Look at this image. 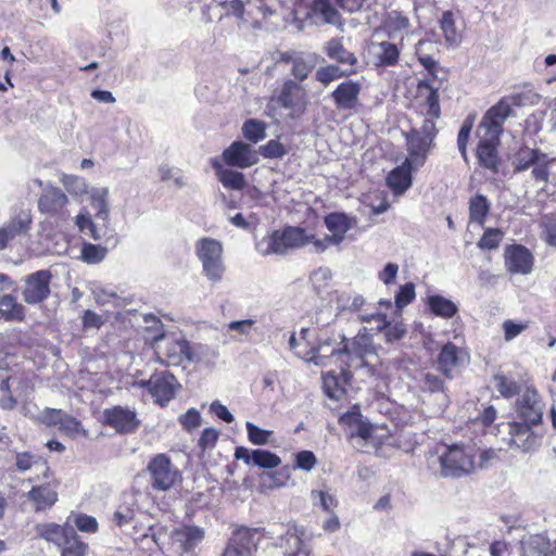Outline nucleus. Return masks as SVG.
<instances>
[{"mask_svg":"<svg viewBox=\"0 0 556 556\" xmlns=\"http://www.w3.org/2000/svg\"><path fill=\"white\" fill-rule=\"evenodd\" d=\"M75 225L80 232L90 236L93 240L99 241L102 239V235L85 208L75 217Z\"/></svg>","mask_w":556,"mask_h":556,"instance_id":"09e8293b","label":"nucleus"},{"mask_svg":"<svg viewBox=\"0 0 556 556\" xmlns=\"http://www.w3.org/2000/svg\"><path fill=\"white\" fill-rule=\"evenodd\" d=\"M72 525L66 521L64 525H58L54 522L39 523L35 527L37 536L43 539L49 543H53L58 548L61 543H64L66 534L70 531Z\"/></svg>","mask_w":556,"mask_h":556,"instance_id":"c85d7f7f","label":"nucleus"},{"mask_svg":"<svg viewBox=\"0 0 556 556\" xmlns=\"http://www.w3.org/2000/svg\"><path fill=\"white\" fill-rule=\"evenodd\" d=\"M362 86L354 80H345L341 83L331 93L337 109L353 110L358 104V97Z\"/></svg>","mask_w":556,"mask_h":556,"instance_id":"4be33fe9","label":"nucleus"},{"mask_svg":"<svg viewBox=\"0 0 556 556\" xmlns=\"http://www.w3.org/2000/svg\"><path fill=\"white\" fill-rule=\"evenodd\" d=\"M151 488L155 491H168L182 480L181 471L164 453L153 456L147 466Z\"/></svg>","mask_w":556,"mask_h":556,"instance_id":"6e6552de","label":"nucleus"},{"mask_svg":"<svg viewBox=\"0 0 556 556\" xmlns=\"http://www.w3.org/2000/svg\"><path fill=\"white\" fill-rule=\"evenodd\" d=\"M428 305L435 316L446 319L452 318L458 312L457 305L442 295H430Z\"/></svg>","mask_w":556,"mask_h":556,"instance_id":"f704fd0d","label":"nucleus"},{"mask_svg":"<svg viewBox=\"0 0 556 556\" xmlns=\"http://www.w3.org/2000/svg\"><path fill=\"white\" fill-rule=\"evenodd\" d=\"M466 356L467 354L462 349L448 342L442 348L438 356L439 368L446 378H451L452 370L460 365Z\"/></svg>","mask_w":556,"mask_h":556,"instance_id":"bb28decb","label":"nucleus"},{"mask_svg":"<svg viewBox=\"0 0 556 556\" xmlns=\"http://www.w3.org/2000/svg\"><path fill=\"white\" fill-rule=\"evenodd\" d=\"M505 264L511 274L528 275L533 268V256L522 245H511L505 252Z\"/></svg>","mask_w":556,"mask_h":556,"instance_id":"aec40b11","label":"nucleus"},{"mask_svg":"<svg viewBox=\"0 0 556 556\" xmlns=\"http://www.w3.org/2000/svg\"><path fill=\"white\" fill-rule=\"evenodd\" d=\"M316 463H317V460H316V457H315L313 452H311V451H302V452H299L295 455V465H294V467L296 469H302V470H305V471H311L315 467Z\"/></svg>","mask_w":556,"mask_h":556,"instance_id":"0e129e2a","label":"nucleus"},{"mask_svg":"<svg viewBox=\"0 0 556 556\" xmlns=\"http://www.w3.org/2000/svg\"><path fill=\"white\" fill-rule=\"evenodd\" d=\"M142 386H147L152 397L161 406L167 404L175 395L177 380L175 376L168 371H161L152 375L149 380L142 381Z\"/></svg>","mask_w":556,"mask_h":556,"instance_id":"4468645a","label":"nucleus"},{"mask_svg":"<svg viewBox=\"0 0 556 556\" xmlns=\"http://www.w3.org/2000/svg\"><path fill=\"white\" fill-rule=\"evenodd\" d=\"M179 422L187 431H191L201 425V415L195 408H190L179 417Z\"/></svg>","mask_w":556,"mask_h":556,"instance_id":"69168bd1","label":"nucleus"},{"mask_svg":"<svg viewBox=\"0 0 556 556\" xmlns=\"http://www.w3.org/2000/svg\"><path fill=\"white\" fill-rule=\"evenodd\" d=\"M406 140L408 150V157L406 160H410L415 168H418L424 164L427 153L432 146V140L416 129L407 134Z\"/></svg>","mask_w":556,"mask_h":556,"instance_id":"b1692460","label":"nucleus"},{"mask_svg":"<svg viewBox=\"0 0 556 556\" xmlns=\"http://www.w3.org/2000/svg\"><path fill=\"white\" fill-rule=\"evenodd\" d=\"M243 552V535L240 531L233 533L230 539L223 556H242Z\"/></svg>","mask_w":556,"mask_h":556,"instance_id":"774afa93","label":"nucleus"},{"mask_svg":"<svg viewBox=\"0 0 556 556\" xmlns=\"http://www.w3.org/2000/svg\"><path fill=\"white\" fill-rule=\"evenodd\" d=\"M16 469L21 472H24L30 469L33 466H38L43 468V477H49V467L46 463H42L40 458L31 455L28 452L17 453L15 460Z\"/></svg>","mask_w":556,"mask_h":556,"instance_id":"3c124183","label":"nucleus"},{"mask_svg":"<svg viewBox=\"0 0 556 556\" xmlns=\"http://www.w3.org/2000/svg\"><path fill=\"white\" fill-rule=\"evenodd\" d=\"M325 51L330 59L338 63L349 65H355L357 63V58L354 53L348 51L339 39L333 38L329 40L325 46Z\"/></svg>","mask_w":556,"mask_h":556,"instance_id":"72a5a7b5","label":"nucleus"},{"mask_svg":"<svg viewBox=\"0 0 556 556\" xmlns=\"http://www.w3.org/2000/svg\"><path fill=\"white\" fill-rule=\"evenodd\" d=\"M195 249L205 276L213 282L220 280L225 269L220 242L212 238H203L197 242Z\"/></svg>","mask_w":556,"mask_h":556,"instance_id":"9d476101","label":"nucleus"},{"mask_svg":"<svg viewBox=\"0 0 556 556\" xmlns=\"http://www.w3.org/2000/svg\"><path fill=\"white\" fill-rule=\"evenodd\" d=\"M30 222L31 219L29 215H17L13 219H11L5 226H3L1 230L5 235L7 240L10 242L15 237L26 233L29 229Z\"/></svg>","mask_w":556,"mask_h":556,"instance_id":"58836bf2","label":"nucleus"},{"mask_svg":"<svg viewBox=\"0 0 556 556\" xmlns=\"http://www.w3.org/2000/svg\"><path fill=\"white\" fill-rule=\"evenodd\" d=\"M440 24L446 42H448L450 45L459 43L460 34L456 29L452 12H444L441 17Z\"/></svg>","mask_w":556,"mask_h":556,"instance_id":"603ef678","label":"nucleus"},{"mask_svg":"<svg viewBox=\"0 0 556 556\" xmlns=\"http://www.w3.org/2000/svg\"><path fill=\"white\" fill-rule=\"evenodd\" d=\"M324 223L330 235H325L314 241V253H324L329 247L340 245L346 232L353 227V219L344 213H330L325 216Z\"/></svg>","mask_w":556,"mask_h":556,"instance_id":"1a4fd4ad","label":"nucleus"},{"mask_svg":"<svg viewBox=\"0 0 556 556\" xmlns=\"http://www.w3.org/2000/svg\"><path fill=\"white\" fill-rule=\"evenodd\" d=\"M529 96L527 93H515L502 98L483 115L478 126L479 135L488 136L491 140L500 139L503 132V125L513 115L514 108L526 105Z\"/></svg>","mask_w":556,"mask_h":556,"instance_id":"423d86ee","label":"nucleus"},{"mask_svg":"<svg viewBox=\"0 0 556 556\" xmlns=\"http://www.w3.org/2000/svg\"><path fill=\"white\" fill-rule=\"evenodd\" d=\"M413 169L415 166L410 160H405L402 165L389 173L387 182L395 194H402L410 187Z\"/></svg>","mask_w":556,"mask_h":556,"instance_id":"a878e982","label":"nucleus"},{"mask_svg":"<svg viewBox=\"0 0 556 556\" xmlns=\"http://www.w3.org/2000/svg\"><path fill=\"white\" fill-rule=\"evenodd\" d=\"M258 153L265 159H281L288 153V151L279 140L273 139L267 143L260 146Z\"/></svg>","mask_w":556,"mask_h":556,"instance_id":"4d7b16f0","label":"nucleus"},{"mask_svg":"<svg viewBox=\"0 0 556 556\" xmlns=\"http://www.w3.org/2000/svg\"><path fill=\"white\" fill-rule=\"evenodd\" d=\"M249 441L255 445H266L275 441V434L271 430L258 428L252 422H245Z\"/></svg>","mask_w":556,"mask_h":556,"instance_id":"de8ad7c7","label":"nucleus"},{"mask_svg":"<svg viewBox=\"0 0 556 556\" xmlns=\"http://www.w3.org/2000/svg\"><path fill=\"white\" fill-rule=\"evenodd\" d=\"M340 424L349 428V435L351 438L358 437L364 440L366 444L372 446H377L380 443L377 434L379 429L365 422L358 410H351L343 414L340 417Z\"/></svg>","mask_w":556,"mask_h":556,"instance_id":"f3484780","label":"nucleus"},{"mask_svg":"<svg viewBox=\"0 0 556 556\" xmlns=\"http://www.w3.org/2000/svg\"><path fill=\"white\" fill-rule=\"evenodd\" d=\"M416 296L415 293V285L413 282H407L400 287L399 291L395 294V311L394 315L396 317L401 316V311L410 304Z\"/></svg>","mask_w":556,"mask_h":556,"instance_id":"8fccbe9b","label":"nucleus"},{"mask_svg":"<svg viewBox=\"0 0 556 556\" xmlns=\"http://www.w3.org/2000/svg\"><path fill=\"white\" fill-rule=\"evenodd\" d=\"M379 309L375 313H364L358 315V319L365 323L377 320V330L384 332L387 342H394L401 340L405 333L406 328L402 321L388 319L387 314L382 308L392 309V302L390 300H380Z\"/></svg>","mask_w":556,"mask_h":556,"instance_id":"ddd939ff","label":"nucleus"},{"mask_svg":"<svg viewBox=\"0 0 556 556\" xmlns=\"http://www.w3.org/2000/svg\"><path fill=\"white\" fill-rule=\"evenodd\" d=\"M349 74H350L349 72H344L339 66L331 64V65L319 67L316 71L315 77H316L317 81H319L320 84H323L325 86H328L330 83H332L343 76H346Z\"/></svg>","mask_w":556,"mask_h":556,"instance_id":"864d4df0","label":"nucleus"},{"mask_svg":"<svg viewBox=\"0 0 556 556\" xmlns=\"http://www.w3.org/2000/svg\"><path fill=\"white\" fill-rule=\"evenodd\" d=\"M56 482H46L31 488L26 496L33 502L36 511L50 509L56 503Z\"/></svg>","mask_w":556,"mask_h":556,"instance_id":"5701e85b","label":"nucleus"},{"mask_svg":"<svg viewBox=\"0 0 556 556\" xmlns=\"http://www.w3.org/2000/svg\"><path fill=\"white\" fill-rule=\"evenodd\" d=\"M241 198V195L238 199H233L231 194L229 197L225 194L223 195V201L226 206V214L228 215L229 220L237 227H243V215L241 212H238L232 216L230 215V212L240 206Z\"/></svg>","mask_w":556,"mask_h":556,"instance_id":"bf43d9fd","label":"nucleus"},{"mask_svg":"<svg viewBox=\"0 0 556 556\" xmlns=\"http://www.w3.org/2000/svg\"><path fill=\"white\" fill-rule=\"evenodd\" d=\"M59 549L62 556H86L88 545L79 539L72 526Z\"/></svg>","mask_w":556,"mask_h":556,"instance_id":"473e14b6","label":"nucleus"},{"mask_svg":"<svg viewBox=\"0 0 556 556\" xmlns=\"http://www.w3.org/2000/svg\"><path fill=\"white\" fill-rule=\"evenodd\" d=\"M493 380L496 390L506 399L513 397L520 392V384L516 380L508 378L503 374H496L493 377Z\"/></svg>","mask_w":556,"mask_h":556,"instance_id":"a18cd8bd","label":"nucleus"},{"mask_svg":"<svg viewBox=\"0 0 556 556\" xmlns=\"http://www.w3.org/2000/svg\"><path fill=\"white\" fill-rule=\"evenodd\" d=\"M300 100V86L293 80L286 81L278 96V101L280 102V104L286 109H292L299 104Z\"/></svg>","mask_w":556,"mask_h":556,"instance_id":"4c0bfd02","label":"nucleus"},{"mask_svg":"<svg viewBox=\"0 0 556 556\" xmlns=\"http://www.w3.org/2000/svg\"><path fill=\"white\" fill-rule=\"evenodd\" d=\"M218 438V430H216L215 428H205L202 431L200 439L198 441V445L201 448V452L205 453L207 451H212L215 447Z\"/></svg>","mask_w":556,"mask_h":556,"instance_id":"052dcab7","label":"nucleus"},{"mask_svg":"<svg viewBox=\"0 0 556 556\" xmlns=\"http://www.w3.org/2000/svg\"><path fill=\"white\" fill-rule=\"evenodd\" d=\"M556 164V157H549L538 149L521 147L514 155L511 165L515 172H525L532 168V177L536 181L546 182L549 170Z\"/></svg>","mask_w":556,"mask_h":556,"instance_id":"0eeeda50","label":"nucleus"},{"mask_svg":"<svg viewBox=\"0 0 556 556\" xmlns=\"http://www.w3.org/2000/svg\"><path fill=\"white\" fill-rule=\"evenodd\" d=\"M164 355L167 358V365H178L184 359L195 361L189 343L185 340H169L166 343Z\"/></svg>","mask_w":556,"mask_h":556,"instance_id":"c756f323","label":"nucleus"},{"mask_svg":"<svg viewBox=\"0 0 556 556\" xmlns=\"http://www.w3.org/2000/svg\"><path fill=\"white\" fill-rule=\"evenodd\" d=\"M62 182L66 191L74 197H81L88 193V186L85 179L78 176L66 175L63 177Z\"/></svg>","mask_w":556,"mask_h":556,"instance_id":"6e6d98bb","label":"nucleus"},{"mask_svg":"<svg viewBox=\"0 0 556 556\" xmlns=\"http://www.w3.org/2000/svg\"><path fill=\"white\" fill-rule=\"evenodd\" d=\"M64 412L55 408H46L40 416V420L48 427H60Z\"/></svg>","mask_w":556,"mask_h":556,"instance_id":"338daca9","label":"nucleus"},{"mask_svg":"<svg viewBox=\"0 0 556 556\" xmlns=\"http://www.w3.org/2000/svg\"><path fill=\"white\" fill-rule=\"evenodd\" d=\"M24 306L17 303L16 299L11 294L0 298V318L5 320H23Z\"/></svg>","mask_w":556,"mask_h":556,"instance_id":"c9c22d12","label":"nucleus"},{"mask_svg":"<svg viewBox=\"0 0 556 556\" xmlns=\"http://www.w3.org/2000/svg\"><path fill=\"white\" fill-rule=\"evenodd\" d=\"M204 536V530L197 526H185L174 533L175 542L179 544L182 553L192 552L203 541Z\"/></svg>","mask_w":556,"mask_h":556,"instance_id":"cd10ccee","label":"nucleus"},{"mask_svg":"<svg viewBox=\"0 0 556 556\" xmlns=\"http://www.w3.org/2000/svg\"><path fill=\"white\" fill-rule=\"evenodd\" d=\"M549 543L541 535H533L522 542L523 556H547Z\"/></svg>","mask_w":556,"mask_h":556,"instance_id":"37998d69","label":"nucleus"},{"mask_svg":"<svg viewBox=\"0 0 556 556\" xmlns=\"http://www.w3.org/2000/svg\"><path fill=\"white\" fill-rule=\"evenodd\" d=\"M108 188H93L90 191L91 205L97 210V217L106 220L109 218Z\"/></svg>","mask_w":556,"mask_h":556,"instance_id":"79ce46f5","label":"nucleus"},{"mask_svg":"<svg viewBox=\"0 0 556 556\" xmlns=\"http://www.w3.org/2000/svg\"><path fill=\"white\" fill-rule=\"evenodd\" d=\"M268 545V540L257 529H245V556H257L260 549Z\"/></svg>","mask_w":556,"mask_h":556,"instance_id":"ea45409f","label":"nucleus"},{"mask_svg":"<svg viewBox=\"0 0 556 556\" xmlns=\"http://www.w3.org/2000/svg\"><path fill=\"white\" fill-rule=\"evenodd\" d=\"M267 124L258 119L245 121V140L258 142L266 136Z\"/></svg>","mask_w":556,"mask_h":556,"instance_id":"5fc2aeb1","label":"nucleus"},{"mask_svg":"<svg viewBox=\"0 0 556 556\" xmlns=\"http://www.w3.org/2000/svg\"><path fill=\"white\" fill-rule=\"evenodd\" d=\"M136 516V502L131 496L129 501L121 504L112 516V522L122 528L130 523Z\"/></svg>","mask_w":556,"mask_h":556,"instance_id":"a19ab883","label":"nucleus"},{"mask_svg":"<svg viewBox=\"0 0 556 556\" xmlns=\"http://www.w3.org/2000/svg\"><path fill=\"white\" fill-rule=\"evenodd\" d=\"M503 239V232L496 228L486 229L478 242V247L482 250L496 249Z\"/></svg>","mask_w":556,"mask_h":556,"instance_id":"13d9d810","label":"nucleus"},{"mask_svg":"<svg viewBox=\"0 0 556 556\" xmlns=\"http://www.w3.org/2000/svg\"><path fill=\"white\" fill-rule=\"evenodd\" d=\"M305 532L298 526L288 528L281 538V546L285 548V556H309L304 541Z\"/></svg>","mask_w":556,"mask_h":556,"instance_id":"393cba45","label":"nucleus"},{"mask_svg":"<svg viewBox=\"0 0 556 556\" xmlns=\"http://www.w3.org/2000/svg\"><path fill=\"white\" fill-rule=\"evenodd\" d=\"M60 431L64 432L65 434L70 437H75L78 433L87 434V431H85L81 428L80 421H78L76 418L72 417L68 414H64L63 419L61 421V425L59 427Z\"/></svg>","mask_w":556,"mask_h":556,"instance_id":"680f3d73","label":"nucleus"},{"mask_svg":"<svg viewBox=\"0 0 556 556\" xmlns=\"http://www.w3.org/2000/svg\"><path fill=\"white\" fill-rule=\"evenodd\" d=\"M51 278L49 270H38L26 276L23 300L28 304H38L46 300L50 294Z\"/></svg>","mask_w":556,"mask_h":556,"instance_id":"2eb2a0df","label":"nucleus"},{"mask_svg":"<svg viewBox=\"0 0 556 556\" xmlns=\"http://www.w3.org/2000/svg\"><path fill=\"white\" fill-rule=\"evenodd\" d=\"M318 237L307 228L299 226H288L281 230H276L269 236L263 238L256 243V250L262 255L287 254L290 250L301 249L311 245V251L314 252V241Z\"/></svg>","mask_w":556,"mask_h":556,"instance_id":"20e7f679","label":"nucleus"},{"mask_svg":"<svg viewBox=\"0 0 556 556\" xmlns=\"http://www.w3.org/2000/svg\"><path fill=\"white\" fill-rule=\"evenodd\" d=\"M311 12L315 17L320 18L326 24H331L342 29L341 14L333 7L330 0H314Z\"/></svg>","mask_w":556,"mask_h":556,"instance_id":"7c9ffc66","label":"nucleus"},{"mask_svg":"<svg viewBox=\"0 0 556 556\" xmlns=\"http://www.w3.org/2000/svg\"><path fill=\"white\" fill-rule=\"evenodd\" d=\"M338 370L331 369L323 372V388L325 394L333 400H339L344 394V387L351 378V370L358 367H348L339 364Z\"/></svg>","mask_w":556,"mask_h":556,"instance_id":"6ab92c4d","label":"nucleus"},{"mask_svg":"<svg viewBox=\"0 0 556 556\" xmlns=\"http://www.w3.org/2000/svg\"><path fill=\"white\" fill-rule=\"evenodd\" d=\"M490 202L483 194H476L469 200V218L471 223L480 226L484 224L485 217L490 211Z\"/></svg>","mask_w":556,"mask_h":556,"instance_id":"e433bc0d","label":"nucleus"},{"mask_svg":"<svg viewBox=\"0 0 556 556\" xmlns=\"http://www.w3.org/2000/svg\"><path fill=\"white\" fill-rule=\"evenodd\" d=\"M103 417L105 424L114 428L118 433H132L140 425L136 412L127 407L114 406L106 408L103 412Z\"/></svg>","mask_w":556,"mask_h":556,"instance_id":"a211bd4d","label":"nucleus"},{"mask_svg":"<svg viewBox=\"0 0 556 556\" xmlns=\"http://www.w3.org/2000/svg\"><path fill=\"white\" fill-rule=\"evenodd\" d=\"M74 525L81 532L94 533L98 531V521L92 516L84 514L76 515Z\"/></svg>","mask_w":556,"mask_h":556,"instance_id":"e2e57ef3","label":"nucleus"},{"mask_svg":"<svg viewBox=\"0 0 556 556\" xmlns=\"http://www.w3.org/2000/svg\"><path fill=\"white\" fill-rule=\"evenodd\" d=\"M479 137L480 139L477 146L478 162L482 167L496 174L501 162L497 151L500 139L491 140L490 137L482 135H479Z\"/></svg>","mask_w":556,"mask_h":556,"instance_id":"412c9836","label":"nucleus"},{"mask_svg":"<svg viewBox=\"0 0 556 556\" xmlns=\"http://www.w3.org/2000/svg\"><path fill=\"white\" fill-rule=\"evenodd\" d=\"M210 163L225 188L233 191L243 189V175L237 170L243 168V141L232 142L220 156L211 159Z\"/></svg>","mask_w":556,"mask_h":556,"instance_id":"39448f33","label":"nucleus"},{"mask_svg":"<svg viewBox=\"0 0 556 556\" xmlns=\"http://www.w3.org/2000/svg\"><path fill=\"white\" fill-rule=\"evenodd\" d=\"M475 454L471 447L445 445L429 459L431 470L444 478H460L475 469Z\"/></svg>","mask_w":556,"mask_h":556,"instance_id":"7ed1b4c3","label":"nucleus"},{"mask_svg":"<svg viewBox=\"0 0 556 556\" xmlns=\"http://www.w3.org/2000/svg\"><path fill=\"white\" fill-rule=\"evenodd\" d=\"M409 27V21L406 16H403L399 12H392L389 14L384 28L388 33L389 38H395L402 33H406Z\"/></svg>","mask_w":556,"mask_h":556,"instance_id":"c03bdc74","label":"nucleus"},{"mask_svg":"<svg viewBox=\"0 0 556 556\" xmlns=\"http://www.w3.org/2000/svg\"><path fill=\"white\" fill-rule=\"evenodd\" d=\"M535 390L527 389L518 403V415L521 422L508 424L510 444L522 451H528L534 441L531 427L542 421V407Z\"/></svg>","mask_w":556,"mask_h":556,"instance_id":"f03ea898","label":"nucleus"},{"mask_svg":"<svg viewBox=\"0 0 556 556\" xmlns=\"http://www.w3.org/2000/svg\"><path fill=\"white\" fill-rule=\"evenodd\" d=\"M417 98L424 100V104L426 106L425 114L427 115V117L425 118L420 129L416 130L420 131L421 135L427 136V138L433 141L437 135L434 119L440 117L438 91L428 83L421 81L417 86Z\"/></svg>","mask_w":556,"mask_h":556,"instance_id":"f8f14e48","label":"nucleus"},{"mask_svg":"<svg viewBox=\"0 0 556 556\" xmlns=\"http://www.w3.org/2000/svg\"><path fill=\"white\" fill-rule=\"evenodd\" d=\"M108 254V249L100 244L84 243L81 247L80 258L87 264H99Z\"/></svg>","mask_w":556,"mask_h":556,"instance_id":"49530a36","label":"nucleus"},{"mask_svg":"<svg viewBox=\"0 0 556 556\" xmlns=\"http://www.w3.org/2000/svg\"><path fill=\"white\" fill-rule=\"evenodd\" d=\"M68 202V197L60 188L49 185L38 199V210L55 222H66L71 216Z\"/></svg>","mask_w":556,"mask_h":556,"instance_id":"9b49d317","label":"nucleus"},{"mask_svg":"<svg viewBox=\"0 0 556 556\" xmlns=\"http://www.w3.org/2000/svg\"><path fill=\"white\" fill-rule=\"evenodd\" d=\"M402 45L383 41H371L368 45L367 53L369 62L376 67H392L400 60Z\"/></svg>","mask_w":556,"mask_h":556,"instance_id":"dca6fc26","label":"nucleus"},{"mask_svg":"<svg viewBox=\"0 0 556 556\" xmlns=\"http://www.w3.org/2000/svg\"><path fill=\"white\" fill-rule=\"evenodd\" d=\"M245 464H252L260 468L273 469L281 464V459L278 455L269 451L253 450L249 452L245 448Z\"/></svg>","mask_w":556,"mask_h":556,"instance_id":"2f4dec72","label":"nucleus"},{"mask_svg":"<svg viewBox=\"0 0 556 556\" xmlns=\"http://www.w3.org/2000/svg\"><path fill=\"white\" fill-rule=\"evenodd\" d=\"M375 356L377 353L371 339L366 334H357L342 346L317 343L306 353L304 359L321 367L344 364L348 367H370L369 371H372L375 364L369 357Z\"/></svg>","mask_w":556,"mask_h":556,"instance_id":"f257e3e1","label":"nucleus"}]
</instances>
